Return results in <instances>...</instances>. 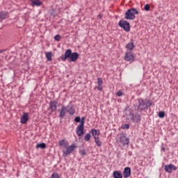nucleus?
Listing matches in <instances>:
<instances>
[{
    "label": "nucleus",
    "mask_w": 178,
    "mask_h": 178,
    "mask_svg": "<svg viewBox=\"0 0 178 178\" xmlns=\"http://www.w3.org/2000/svg\"><path fill=\"white\" fill-rule=\"evenodd\" d=\"M151 105H152L151 101L140 98L138 99V102L134 105V108L136 111L143 112V111L148 110V108H149Z\"/></svg>",
    "instance_id": "1"
},
{
    "label": "nucleus",
    "mask_w": 178,
    "mask_h": 178,
    "mask_svg": "<svg viewBox=\"0 0 178 178\" xmlns=\"http://www.w3.org/2000/svg\"><path fill=\"white\" fill-rule=\"evenodd\" d=\"M136 15H138V10L136 8H130L128 9L125 14H124V18L127 20H134L136 19Z\"/></svg>",
    "instance_id": "2"
},
{
    "label": "nucleus",
    "mask_w": 178,
    "mask_h": 178,
    "mask_svg": "<svg viewBox=\"0 0 178 178\" xmlns=\"http://www.w3.org/2000/svg\"><path fill=\"white\" fill-rule=\"evenodd\" d=\"M118 26L123 29L124 31L129 32L130 31V23L126 20L121 19L118 22Z\"/></svg>",
    "instance_id": "3"
},
{
    "label": "nucleus",
    "mask_w": 178,
    "mask_h": 178,
    "mask_svg": "<svg viewBox=\"0 0 178 178\" xmlns=\"http://www.w3.org/2000/svg\"><path fill=\"white\" fill-rule=\"evenodd\" d=\"M136 58V56H134V54L131 51H127L125 53L124 59L127 62H130L131 63L134 62V59Z\"/></svg>",
    "instance_id": "4"
},
{
    "label": "nucleus",
    "mask_w": 178,
    "mask_h": 178,
    "mask_svg": "<svg viewBox=\"0 0 178 178\" xmlns=\"http://www.w3.org/2000/svg\"><path fill=\"white\" fill-rule=\"evenodd\" d=\"M130 116L131 120L134 123H140V122H141V115L139 113H131Z\"/></svg>",
    "instance_id": "5"
},
{
    "label": "nucleus",
    "mask_w": 178,
    "mask_h": 178,
    "mask_svg": "<svg viewBox=\"0 0 178 178\" xmlns=\"http://www.w3.org/2000/svg\"><path fill=\"white\" fill-rule=\"evenodd\" d=\"M66 150L63 151V156H67V155H70L73 151H74V148L76 146L74 145H71L70 146L65 147Z\"/></svg>",
    "instance_id": "6"
},
{
    "label": "nucleus",
    "mask_w": 178,
    "mask_h": 178,
    "mask_svg": "<svg viewBox=\"0 0 178 178\" xmlns=\"http://www.w3.org/2000/svg\"><path fill=\"white\" fill-rule=\"evenodd\" d=\"M58 107V102L56 101H51L49 104L48 111H50L51 113L56 111V108Z\"/></svg>",
    "instance_id": "7"
},
{
    "label": "nucleus",
    "mask_w": 178,
    "mask_h": 178,
    "mask_svg": "<svg viewBox=\"0 0 178 178\" xmlns=\"http://www.w3.org/2000/svg\"><path fill=\"white\" fill-rule=\"evenodd\" d=\"M72 54V49H67L65 52V54L61 56V60H63V62H65L67 59H70Z\"/></svg>",
    "instance_id": "8"
},
{
    "label": "nucleus",
    "mask_w": 178,
    "mask_h": 178,
    "mask_svg": "<svg viewBox=\"0 0 178 178\" xmlns=\"http://www.w3.org/2000/svg\"><path fill=\"white\" fill-rule=\"evenodd\" d=\"M120 142L122 143V145H129L130 139L126 137V136L121 134L120 136Z\"/></svg>",
    "instance_id": "9"
},
{
    "label": "nucleus",
    "mask_w": 178,
    "mask_h": 178,
    "mask_svg": "<svg viewBox=\"0 0 178 178\" xmlns=\"http://www.w3.org/2000/svg\"><path fill=\"white\" fill-rule=\"evenodd\" d=\"M164 169L167 173H170L172 170H177V167L170 163L169 165H165Z\"/></svg>",
    "instance_id": "10"
},
{
    "label": "nucleus",
    "mask_w": 178,
    "mask_h": 178,
    "mask_svg": "<svg viewBox=\"0 0 178 178\" xmlns=\"http://www.w3.org/2000/svg\"><path fill=\"white\" fill-rule=\"evenodd\" d=\"M76 134L81 137L84 134V125L79 124L76 127Z\"/></svg>",
    "instance_id": "11"
},
{
    "label": "nucleus",
    "mask_w": 178,
    "mask_h": 178,
    "mask_svg": "<svg viewBox=\"0 0 178 178\" xmlns=\"http://www.w3.org/2000/svg\"><path fill=\"white\" fill-rule=\"evenodd\" d=\"M122 175L124 178L130 177V176H131V168H130V167H126L124 169Z\"/></svg>",
    "instance_id": "12"
},
{
    "label": "nucleus",
    "mask_w": 178,
    "mask_h": 178,
    "mask_svg": "<svg viewBox=\"0 0 178 178\" xmlns=\"http://www.w3.org/2000/svg\"><path fill=\"white\" fill-rule=\"evenodd\" d=\"M29 122V113H24L20 118V123L22 124H26Z\"/></svg>",
    "instance_id": "13"
},
{
    "label": "nucleus",
    "mask_w": 178,
    "mask_h": 178,
    "mask_svg": "<svg viewBox=\"0 0 178 178\" xmlns=\"http://www.w3.org/2000/svg\"><path fill=\"white\" fill-rule=\"evenodd\" d=\"M79 59V53L73 52L71 54V57H70V62H76Z\"/></svg>",
    "instance_id": "14"
},
{
    "label": "nucleus",
    "mask_w": 178,
    "mask_h": 178,
    "mask_svg": "<svg viewBox=\"0 0 178 178\" xmlns=\"http://www.w3.org/2000/svg\"><path fill=\"white\" fill-rule=\"evenodd\" d=\"M125 48L128 49V51H133L134 49V42L133 40H131V42L126 44Z\"/></svg>",
    "instance_id": "15"
},
{
    "label": "nucleus",
    "mask_w": 178,
    "mask_h": 178,
    "mask_svg": "<svg viewBox=\"0 0 178 178\" xmlns=\"http://www.w3.org/2000/svg\"><path fill=\"white\" fill-rule=\"evenodd\" d=\"M60 113V118H63L65 115H66V112H67V107L65 106H63L61 107V109L58 111Z\"/></svg>",
    "instance_id": "16"
},
{
    "label": "nucleus",
    "mask_w": 178,
    "mask_h": 178,
    "mask_svg": "<svg viewBox=\"0 0 178 178\" xmlns=\"http://www.w3.org/2000/svg\"><path fill=\"white\" fill-rule=\"evenodd\" d=\"M113 177L114 178H123V175H122V172L118 170L114 171L113 173Z\"/></svg>",
    "instance_id": "17"
},
{
    "label": "nucleus",
    "mask_w": 178,
    "mask_h": 178,
    "mask_svg": "<svg viewBox=\"0 0 178 178\" xmlns=\"http://www.w3.org/2000/svg\"><path fill=\"white\" fill-rule=\"evenodd\" d=\"M67 112H68V113L70 115H71V116H72V115H74V107H73V106H67Z\"/></svg>",
    "instance_id": "18"
},
{
    "label": "nucleus",
    "mask_w": 178,
    "mask_h": 178,
    "mask_svg": "<svg viewBox=\"0 0 178 178\" xmlns=\"http://www.w3.org/2000/svg\"><path fill=\"white\" fill-rule=\"evenodd\" d=\"M91 134L94 138H98V136H99V130H97L95 129H91Z\"/></svg>",
    "instance_id": "19"
},
{
    "label": "nucleus",
    "mask_w": 178,
    "mask_h": 178,
    "mask_svg": "<svg viewBox=\"0 0 178 178\" xmlns=\"http://www.w3.org/2000/svg\"><path fill=\"white\" fill-rule=\"evenodd\" d=\"M46 59L48 62H51L52 60V52L48 51L45 52Z\"/></svg>",
    "instance_id": "20"
},
{
    "label": "nucleus",
    "mask_w": 178,
    "mask_h": 178,
    "mask_svg": "<svg viewBox=\"0 0 178 178\" xmlns=\"http://www.w3.org/2000/svg\"><path fill=\"white\" fill-rule=\"evenodd\" d=\"M58 145L60 147H64L65 148V147H67V143H66V141L65 140V139H63L59 141L58 143Z\"/></svg>",
    "instance_id": "21"
},
{
    "label": "nucleus",
    "mask_w": 178,
    "mask_h": 178,
    "mask_svg": "<svg viewBox=\"0 0 178 178\" xmlns=\"http://www.w3.org/2000/svg\"><path fill=\"white\" fill-rule=\"evenodd\" d=\"M31 2L35 6H41V1L40 0H31Z\"/></svg>",
    "instance_id": "22"
},
{
    "label": "nucleus",
    "mask_w": 178,
    "mask_h": 178,
    "mask_svg": "<svg viewBox=\"0 0 178 178\" xmlns=\"http://www.w3.org/2000/svg\"><path fill=\"white\" fill-rule=\"evenodd\" d=\"M36 148H41L42 149H44V148H47V145H45L44 143H38L36 145Z\"/></svg>",
    "instance_id": "23"
},
{
    "label": "nucleus",
    "mask_w": 178,
    "mask_h": 178,
    "mask_svg": "<svg viewBox=\"0 0 178 178\" xmlns=\"http://www.w3.org/2000/svg\"><path fill=\"white\" fill-rule=\"evenodd\" d=\"M95 143L96 145H97V147H101V145H102V142H101V140H99V137L95 138Z\"/></svg>",
    "instance_id": "24"
},
{
    "label": "nucleus",
    "mask_w": 178,
    "mask_h": 178,
    "mask_svg": "<svg viewBox=\"0 0 178 178\" xmlns=\"http://www.w3.org/2000/svg\"><path fill=\"white\" fill-rule=\"evenodd\" d=\"M7 13L5 12H0V19H2L3 20L6 19Z\"/></svg>",
    "instance_id": "25"
},
{
    "label": "nucleus",
    "mask_w": 178,
    "mask_h": 178,
    "mask_svg": "<svg viewBox=\"0 0 178 178\" xmlns=\"http://www.w3.org/2000/svg\"><path fill=\"white\" fill-rule=\"evenodd\" d=\"M90 138H91V134H87L85 136L84 140H85V141H90Z\"/></svg>",
    "instance_id": "26"
},
{
    "label": "nucleus",
    "mask_w": 178,
    "mask_h": 178,
    "mask_svg": "<svg viewBox=\"0 0 178 178\" xmlns=\"http://www.w3.org/2000/svg\"><path fill=\"white\" fill-rule=\"evenodd\" d=\"M159 118H161V119L163 118H165V112L163 111H159L158 114Z\"/></svg>",
    "instance_id": "27"
},
{
    "label": "nucleus",
    "mask_w": 178,
    "mask_h": 178,
    "mask_svg": "<svg viewBox=\"0 0 178 178\" xmlns=\"http://www.w3.org/2000/svg\"><path fill=\"white\" fill-rule=\"evenodd\" d=\"M97 84L98 86H102L104 84V81H102V79L101 78L97 79Z\"/></svg>",
    "instance_id": "28"
},
{
    "label": "nucleus",
    "mask_w": 178,
    "mask_h": 178,
    "mask_svg": "<svg viewBox=\"0 0 178 178\" xmlns=\"http://www.w3.org/2000/svg\"><path fill=\"white\" fill-rule=\"evenodd\" d=\"M55 41H60V35H56L54 36Z\"/></svg>",
    "instance_id": "29"
},
{
    "label": "nucleus",
    "mask_w": 178,
    "mask_h": 178,
    "mask_svg": "<svg viewBox=\"0 0 178 178\" xmlns=\"http://www.w3.org/2000/svg\"><path fill=\"white\" fill-rule=\"evenodd\" d=\"M149 4H146L145 5V7H144V10H145L146 12H148V10H149Z\"/></svg>",
    "instance_id": "30"
},
{
    "label": "nucleus",
    "mask_w": 178,
    "mask_h": 178,
    "mask_svg": "<svg viewBox=\"0 0 178 178\" xmlns=\"http://www.w3.org/2000/svg\"><path fill=\"white\" fill-rule=\"evenodd\" d=\"M122 129H125L127 130H128V129H130V124H125L122 126Z\"/></svg>",
    "instance_id": "31"
},
{
    "label": "nucleus",
    "mask_w": 178,
    "mask_h": 178,
    "mask_svg": "<svg viewBox=\"0 0 178 178\" xmlns=\"http://www.w3.org/2000/svg\"><path fill=\"white\" fill-rule=\"evenodd\" d=\"M117 97H122V95H123V92L122 90H119L117 93H116Z\"/></svg>",
    "instance_id": "32"
},
{
    "label": "nucleus",
    "mask_w": 178,
    "mask_h": 178,
    "mask_svg": "<svg viewBox=\"0 0 178 178\" xmlns=\"http://www.w3.org/2000/svg\"><path fill=\"white\" fill-rule=\"evenodd\" d=\"M86 118L84 117H82L81 119V122H80V124L82 126H84V120H85Z\"/></svg>",
    "instance_id": "33"
},
{
    "label": "nucleus",
    "mask_w": 178,
    "mask_h": 178,
    "mask_svg": "<svg viewBox=\"0 0 178 178\" xmlns=\"http://www.w3.org/2000/svg\"><path fill=\"white\" fill-rule=\"evenodd\" d=\"M74 122H76V123H80L81 122V119L80 117L77 116L74 118Z\"/></svg>",
    "instance_id": "34"
},
{
    "label": "nucleus",
    "mask_w": 178,
    "mask_h": 178,
    "mask_svg": "<svg viewBox=\"0 0 178 178\" xmlns=\"http://www.w3.org/2000/svg\"><path fill=\"white\" fill-rule=\"evenodd\" d=\"M79 153L81 155H82V156L86 155V150H84V149L80 150Z\"/></svg>",
    "instance_id": "35"
},
{
    "label": "nucleus",
    "mask_w": 178,
    "mask_h": 178,
    "mask_svg": "<svg viewBox=\"0 0 178 178\" xmlns=\"http://www.w3.org/2000/svg\"><path fill=\"white\" fill-rule=\"evenodd\" d=\"M97 89L98 90V91L102 90V85H98Z\"/></svg>",
    "instance_id": "36"
},
{
    "label": "nucleus",
    "mask_w": 178,
    "mask_h": 178,
    "mask_svg": "<svg viewBox=\"0 0 178 178\" xmlns=\"http://www.w3.org/2000/svg\"><path fill=\"white\" fill-rule=\"evenodd\" d=\"M99 19H102V15L101 14H99L98 16Z\"/></svg>",
    "instance_id": "37"
}]
</instances>
